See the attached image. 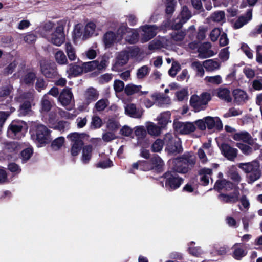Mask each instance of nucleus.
Segmentation results:
<instances>
[{
    "mask_svg": "<svg viewBox=\"0 0 262 262\" xmlns=\"http://www.w3.org/2000/svg\"><path fill=\"white\" fill-rule=\"evenodd\" d=\"M191 68L196 72L197 76L203 77L204 75L205 71L203 69V65L199 61H195L191 64Z\"/></svg>",
    "mask_w": 262,
    "mask_h": 262,
    "instance_id": "ea45409f",
    "label": "nucleus"
},
{
    "mask_svg": "<svg viewBox=\"0 0 262 262\" xmlns=\"http://www.w3.org/2000/svg\"><path fill=\"white\" fill-rule=\"evenodd\" d=\"M238 166L245 172L248 173L247 179L249 183H252L257 180L260 177L261 172L259 169V165L256 161L250 163H241L238 165Z\"/></svg>",
    "mask_w": 262,
    "mask_h": 262,
    "instance_id": "f257e3e1",
    "label": "nucleus"
},
{
    "mask_svg": "<svg viewBox=\"0 0 262 262\" xmlns=\"http://www.w3.org/2000/svg\"><path fill=\"white\" fill-rule=\"evenodd\" d=\"M173 126L175 130L181 134H190L194 132L196 129L194 124L189 122L174 121Z\"/></svg>",
    "mask_w": 262,
    "mask_h": 262,
    "instance_id": "4468645a",
    "label": "nucleus"
},
{
    "mask_svg": "<svg viewBox=\"0 0 262 262\" xmlns=\"http://www.w3.org/2000/svg\"><path fill=\"white\" fill-rule=\"evenodd\" d=\"M33 95L31 93H24L19 97H17V100L21 102L24 100H26L20 106L19 110V115L20 116H26L31 113V105L30 100L32 99Z\"/></svg>",
    "mask_w": 262,
    "mask_h": 262,
    "instance_id": "9b49d317",
    "label": "nucleus"
},
{
    "mask_svg": "<svg viewBox=\"0 0 262 262\" xmlns=\"http://www.w3.org/2000/svg\"><path fill=\"white\" fill-rule=\"evenodd\" d=\"M65 142L64 138L60 137L55 139L52 143L51 146L54 150L59 149L64 144Z\"/></svg>",
    "mask_w": 262,
    "mask_h": 262,
    "instance_id": "3c124183",
    "label": "nucleus"
},
{
    "mask_svg": "<svg viewBox=\"0 0 262 262\" xmlns=\"http://www.w3.org/2000/svg\"><path fill=\"white\" fill-rule=\"evenodd\" d=\"M211 174L212 170L210 168H203L200 170V181L202 185H207L209 184V179Z\"/></svg>",
    "mask_w": 262,
    "mask_h": 262,
    "instance_id": "c85d7f7f",
    "label": "nucleus"
},
{
    "mask_svg": "<svg viewBox=\"0 0 262 262\" xmlns=\"http://www.w3.org/2000/svg\"><path fill=\"white\" fill-rule=\"evenodd\" d=\"M164 166V161L158 155L154 156L149 161H145V171L161 172L163 170Z\"/></svg>",
    "mask_w": 262,
    "mask_h": 262,
    "instance_id": "f8f14e48",
    "label": "nucleus"
},
{
    "mask_svg": "<svg viewBox=\"0 0 262 262\" xmlns=\"http://www.w3.org/2000/svg\"><path fill=\"white\" fill-rule=\"evenodd\" d=\"M147 131L151 136H158L161 133V128L154 123H149L146 126Z\"/></svg>",
    "mask_w": 262,
    "mask_h": 262,
    "instance_id": "37998d69",
    "label": "nucleus"
},
{
    "mask_svg": "<svg viewBox=\"0 0 262 262\" xmlns=\"http://www.w3.org/2000/svg\"><path fill=\"white\" fill-rule=\"evenodd\" d=\"M141 32V41L142 42H146L154 37L159 28L154 25H145L139 28Z\"/></svg>",
    "mask_w": 262,
    "mask_h": 262,
    "instance_id": "1a4fd4ad",
    "label": "nucleus"
},
{
    "mask_svg": "<svg viewBox=\"0 0 262 262\" xmlns=\"http://www.w3.org/2000/svg\"><path fill=\"white\" fill-rule=\"evenodd\" d=\"M52 127L61 132H63L69 129L70 123L67 121H59L57 124L52 126Z\"/></svg>",
    "mask_w": 262,
    "mask_h": 262,
    "instance_id": "09e8293b",
    "label": "nucleus"
},
{
    "mask_svg": "<svg viewBox=\"0 0 262 262\" xmlns=\"http://www.w3.org/2000/svg\"><path fill=\"white\" fill-rule=\"evenodd\" d=\"M206 120V126L209 129L215 128L221 130L223 128V124L221 120L219 117H212L208 116L204 118Z\"/></svg>",
    "mask_w": 262,
    "mask_h": 262,
    "instance_id": "a211bd4d",
    "label": "nucleus"
},
{
    "mask_svg": "<svg viewBox=\"0 0 262 262\" xmlns=\"http://www.w3.org/2000/svg\"><path fill=\"white\" fill-rule=\"evenodd\" d=\"M228 176L231 179L237 183L239 182L241 180L240 176L234 167H232L229 169Z\"/></svg>",
    "mask_w": 262,
    "mask_h": 262,
    "instance_id": "4d7b16f0",
    "label": "nucleus"
},
{
    "mask_svg": "<svg viewBox=\"0 0 262 262\" xmlns=\"http://www.w3.org/2000/svg\"><path fill=\"white\" fill-rule=\"evenodd\" d=\"M84 26L81 24H78L74 27L73 30V38L74 40L81 39L85 40L84 34Z\"/></svg>",
    "mask_w": 262,
    "mask_h": 262,
    "instance_id": "c756f323",
    "label": "nucleus"
},
{
    "mask_svg": "<svg viewBox=\"0 0 262 262\" xmlns=\"http://www.w3.org/2000/svg\"><path fill=\"white\" fill-rule=\"evenodd\" d=\"M108 105V101L107 99H102L99 100L95 104V108L98 111H103Z\"/></svg>",
    "mask_w": 262,
    "mask_h": 262,
    "instance_id": "bf43d9fd",
    "label": "nucleus"
},
{
    "mask_svg": "<svg viewBox=\"0 0 262 262\" xmlns=\"http://www.w3.org/2000/svg\"><path fill=\"white\" fill-rule=\"evenodd\" d=\"M140 100L146 108L152 107L156 103V100L152 97V94L149 96L141 97Z\"/></svg>",
    "mask_w": 262,
    "mask_h": 262,
    "instance_id": "a18cd8bd",
    "label": "nucleus"
},
{
    "mask_svg": "<svg viewBox=\"0 0 262 262\" xmlns=\"http://www.w3.org/2000/svg\"><path fill=\"white\" fill-rule=\"evenodd\" d=\"M83 72L85 73L93 71L96 69L97 60L85 62L82 66Z\"/></svg>",
    "mask_w": 262,
    "mask_h": 262,
    "instance_id": "5fc2aeb1",
    "label": "nucleus"
},
{
    "mask_svg": "<svg viewBox=\"0 0 262 262\" xmlns=\"http://www.w3.org/2000/svg\"><path fill=\"white\" fill-rule=\"evenodd\" d=\"M232 94L235 101L238 104L243 103L248 99L247 93L241 89L234 90Z\"/></svg>",
    "mask_w": 262,
    "mask_h": 262,
    "instance_id": "bb28decb",
    "label": "nucleus"
},
{
    "mask_svg": "<svg viewBox=\"0 0 262 262\" xmlns=\"http://www.w3.org/2000/svg\"><path fill=\"white\" fill-rule=\"evenodd\" d=\"M49 67L48 64L41 63V69L42 74L47 78H52L56 75V72L54 69L48 68Z\"/></svg>",
    "mask_w": 262,
    "mask_h": 262,
    "instance_id": "4c0bfd02",
    "label": "nucleus"
},
{
    "mask_svg": "<svg viewBox=\"0 0 262 262\" xmlns=\"http://www.w3.org/2000/svg\"><path fill=\"white\" fill-rule=\"evenodd\" d=\"M145 161L139 160L136 163H134L132 165V168L129 170V172L134 173L135 169H139L143 171H145Z\"/></svg>",
    "mask_w": 262,
    "mask_h": 262,
    "instance_id": "8fccbe9b",
    "label": "nucleus"
},
{
    "mask_svg": "<svg viewBox=\"0 0 262 262\" xmlns=\"http://www.w3.org/2000/svg\"><path fill=\"white\" fill-rule=\"evenodd\" d=\"M252 18V10H249L245 16H241L235 21L234 27L235 29H239L247 24Z\"/></svg>",
    "mask_w": 262,
    "mask_h": 262,
    "instance_id": "7c9ffc66",
    "label": "nucleus"
},
{
    "mask_svg": "<svg viewBox=\"0 0 262 262\" xmlns=\"http://www.w3.org/2000/svg\"><path fill=\"white\" fill-rule=\"evenodd\" d=\"M211 19L215 22L223 23L225 20V13L222 11L215 12L212 14Z\"/></svg>",
    "mask_w": 262,
    "mask_h": 262,
    "instance_id": "49530a36",
    "label": "nucleus"
},
{
    "mask_svg": "<svg viewBox=\"0 0 262 262\" xmlns=\"http://www.w3.org/2000/svg\"><path fill=\"white\" fill-rule=\"evenodd\" d=\"M239 193L235 191L230 194H221L219 195L220 201L225 203H234L237 202L239 200Z\"/></svg>",
    "mask_w": 262,
    "mask_h": 262,
    "instance_id": "4be33fe9",
    "label": "nucleus"
},
{
    "mask_svg": "<svg viewBox=\"0 0 262 262\" xmlns=\"http://www.w3.org/2000/svg\"><path fill=\"white\" fill-rule=\"evenodd\" d=\"M221 150L224 156L228 160H233L237 156V150L227 144H223Z\"/></svg>",
    "mask_w": 262,
    "mask_h": 262,
    "instance_id": "6ab92c4d",
    "label": "nucleus"
},
{
    "mask_svg": "<svg viewBox=\"0 0 262 262\" xmlns=\"http://www.w3.org/2000/svg\"><path fill=\"white\" fill-rule=\"evenodd\" d=\"M164 142L166 145V150L168 152L173 154L182 151L180 139L172 134H166L164 138Z\"/></svg>",
    "mask_w": 262,
    "mask_h": 262,
    "instance_id": "20e7f679",
    "label": "nucleus"
},
{
    "mask_svg": "<svg viewBox=\"0 0 262 262\" xmlns=\"http://www.w3.org/2000/svg\"><path fill=\"white\" fill-rule=\"evenodd\" d=\"M163 39L162 40H160L158 39H154L152 41L150 42L149 44L148 48L149 50H156L159 49L162 47H164V45L163 43Z\"/></svg>",
    "mask_w": 262,
    "mask_h": 262,
    "instance_id": "69168bd1",
    "label": "nucleus"
},
{
    "mask_svg": "<svg viewBox=\"0 0 262 262\" xmlns=\"http://www.w3.org/2000/svg\"><path fill=\"white\" fill-rule=\"evenodd\" d=\"M142 86L141 85H135L132 83L128 84L124 88L125 94L128 95H132L140 91Z\"/></svg>",
    "mask_w": 262,
    "mask_h": 262,
    "instance_id": "a19ab883",
    "label": "nucleus"
},
{
    "mask_svg": "<svg viewBox=\"0 0 262 262\" xmlns=\"http://www.w3.org/2000/svg\"><path fill=\"white\" fill-rule=\"evenodd\" d=\"M171 113L169 111H166L161 113L157 117V120L161 127H164L167 124L171 122Z\"/></svg>",
    "mask_w": 262,
    "mask_h": 262,
    "instance_id": "cd10ccee",
    "label": "nucleus"
},
{
    "mask_svg": "<svg viewBox=\"0 0 262 262\" xmlns=\"http://www.w3.org/2000/svg\"><path fill=\"white\" fill-rule=\"evenodd\" d=\"M54 58L56 62L60 65H66L68 61L63 51L58 49L54 54Z\"/></svg>",
    "mask_w": 262,
    "mask_h": 262,
    "instance_id": "c9c22d12",
    "label": "nucleus"
},
{
    "mask_svg": "<svg viewBox=\"0 0 262 262\" xmlns=\"http://www.w3.org/2000/svg\"><path fill=\"white\" fill-rule=\"evenodd\" d=\"M232 137L235 141H242L246 143H248L250 141H251V135L246 131L236 133L233 134Z\"/></svg>",
    "mask_w": 262,
    "mask_h": 262,
    "instance_id": "2f4dec72",
    "label": "nucleus"
},
{
    "mask_svg": "<svg viewBox=\"0 0 262 262\" xmlns=\"http://www.w3.org/2000/svg\"><path fill=\"white\" fill-rule=\"evenodd\" d=\"M221 64V62L216 59H208L203 62L204 68L208 72H213L219 69Z\"/></svg>",
    "mask_w": 262,
    "mask_h": 262,
    "instance_id": "5701e85b",
    "label": "nucleus"
},
{
    "mask_svg": "<svg viewBox=\"0 0 262 262\" xmlns=\"http://www.w3.org/2000/svg\"><path fill=\"white\" fill-rule=\"evenodd\" d=\"M41 110L42 112H48L51 108L50 101L48 99L47 94L45 95L41 101Z\"/></svg>",
    "mask_w": 262,
    "mask_h": 262,
    "instance_id": "6e6d98bb",
    "label": "nucleus"
},
{
    "mask_svg": "<svg viewBox=\"0 0 262 262\" xmlns=\"http://www.w3.org/2000/svg\"><path fill=\"white\" fill-rule=\"evenodd\" d=\"M65 50L70 60L74 61L76 60L77 56L75 50L70 43L67 42L66 43Z\"/></svg>",
    "mask_w": 262,
    "mask_h": 262,
    "instance_id": "79ce46f5",
    "label": "nucleus"
},
{
    "mask_svg": "<svg viewBox=\"0 0 262 262\" xmlns=\"http://www.w3.org/2000/svg\"><path fill=\"white\" fill-rule=\"evenodd\" d=\"M47 39L56 46H61L65 41L63 26L61 25L57 26L55 30L47 37Z\"/></svg>",
    "mask_w": 262,
    "mask_h": 262,
    "instance_id": "0eeeda50",
    "label": "nucleus"
},
{
    "mask_svg": "<svg viewBox=\"0 0 262 262\" xmlns=\"http://www.w3.org/2000/svg\"><path fill=\"white\" fill-rule=\"evenodd\" d=\"M73 94L69 89H64L59 95L58 100L61 104L68 110H71L73 107L72 103Z\"/></svg>",
    "mask_w": 262,
    "mask_h": 262,
    "instance_id": "ddd939ff",
    "label": "nucleus"
},
{
    "mask_svg": "<svg viewBox=\"0 0 262 262\" xmlns=\"http://www.w3.org/2000/svg\"><path fill=\"white\" fill-rule=\"evenodd\" d=\"M26 126L25 123L22 121H12L8 128V136L11 138H21L24 136L23 129L26 127Z\"/></svg>",
    "mask_w": 262,
    "mask_h": 262,
    "instance_id": "423d86ee",
    "label": "nucleus"
},
{
    "mask_svg": "<svg viewBox=\"0 0 262 262\" xmlns=\"http://www.w3.org/2000/svg\"><path fill=\"white\" fill-rule=\"evenodd\" d=\"M67 138L71 142V144L82 146L83 145V140L84 138V135L83 134L73 133L69 134Z\"/></svg>",
    "mask_w": 262,
    "mask_h": 262,
    "instance_id": "a878e982",
    "label": "nucleus"
},
{
    "mask_svg": "<svg viewBox=\"0 0 262 262\" xmlns=\"http://www.w3.org/2000/svg\"><path fill=\"white\" fill-rule=\"evenodd\" d=\"M185 33L183 31L174 32L171 34V38L178 44L180 45L181 42L184 39L185 36Z\"/></svg>",
    "mask_w": 262,
    "mask_h": 262,
    "instance_id": "de8ad7c7",
    "label": "nucleus"
},
{
    "mask_svg": "<svg viewBox=\"0 0 262 262\" xmlns=\"http://www.w3.org/2000/svg\"><path fill=\"white\" fill-rule=\"evenodd\" d=\"M93 147L91 145H86L83 147L82 151L81 161L84 164H87L90 161L92 155Z\"/></svg>",
    "mask_w": 262,
    "mask_h": 262,
    "instance_id": "473e14b6",
    "label": "nucleus"
},
{
    "mask_svg": "<svg viewBox=\"0 0 262 262\" xmlns=\"http://www.w3.org/2000/svg\"><path fill=\"white\" fill-rule=\"evenodd\" d=\"M211 100L209 93L204 92L200 95H193L190 99V105L196 112L205 109L206 105Z\"/></svg>",
    "mask_w": 262,
    "mask_h": 262,
    "instance_id": "f03ea898",
    "label": "nucleus"
},
{
    "mask_svg": "<svg viewBox=\"0 0 262 262\" xmlns=\"http://www.w3.org/2000/svg\"><path fill=\"white\" fill-rule=\"evenodd\" d=\"M15 111V108L11 107L10 112H0V130L3 127L5 122L10 114Z\"/></svg>",
    "mask_w": 262,
    "mask_h": 262,
    "instance_id": "e2e57ef3",
    "label": "nucleus"
},
{
    "mask_svg": "<svg viewBox=\"0 0 262 262\" xmlns=\"http://www.w3.org/2000/svg\"><path fill=\"white\" fill-rule=\"evenodd\" d=\"M152 97L154 99L156 100V103L160 106L169 104L171 102V100L169 97L165 96L159 93H152Z\"/></svg>",
    "mask_w": 262,
    "mask_h": 262,
    "instance_id": "393cba45",
    "label": "nucleus"
},
{
    "mask_svg": "<svg viewBox=\"0 0 262 262\" xmlns=\"http://www.w3.org/2000/svg\"><path fill=\"white\" fill-rule=\"evenodd\" d=\"M234 184L227 181L225 179L218 180L216 182L214 185V189L218 191L224 189L226 191H229L234 188Z\"/></svg>",
    "mask_w": 262,
    "mask_h": 262,
    "instance_id": "b1692460",
    "label": "nucleus"
},
{
    "mask_svg": "<svg viewBox=\"0 0 262 262\" xmlns=\"http://www.w3.org/2000/svg\"><path fill=\"white\" fill-rule=\"evenodd\" d=\"M211 45L209 42H205L202 44L198 50L200 58H205L214 55L215 53L211 50Z\"/></svg>",
    "mask_w": 262,
    "mask_h": 262,
    "instance_id": "412c9836",
    "label": "nucleus"
},
{
    "mask_svg": "<svg viewBox=\"0 0 262 262\" xmlns=\"http://www.w3.org/2000/svg\"><path fill=\"white\" fill-rule=\"evenodd\" d=\"M119 28H123L121 33V40L124 38L125 41L130 44L137 43L139 40V32L137 29L129 28L127 25L122 24Z\"/></svg>",
    "mask_w": 262,
    "mask_h": 262,
    "instance_id": "9d476101",
    "label": "nucleus"
},
{
    "mask_svg": "<svg viewBox=\"0 0 262 262\" xmlns=\"http://www.w3.org/2000/svg\"><path fill=\"white\" fill-rule=\"evenodd\" d=\"M123 30V28L119 27L116 32L108 31L104 34L102 41L105 49L112 47L121 41V33Z\"/></svg>",
    "mask_w": 262,
    "mask_h": 262,
    "instance_id": "7ed1b4c3",
    "label": "nucleus"
},
{
    "mask_svg": "<svg viewBox=\"0 0 262 262\" xmlns=\"http://www.w3.org/2000/svg\"><path fill=\"white\" fill-rule=\"evenodd\" d=\"M217 96L220 99L228 102H231L232 100L230 91L227 88H219L217 90Z\"/></svg>",
    "mask_w": 262,
    "mask_h": 262,
    "instance_id": "e433bc0d",
    "label": "nucleus"
},
{
    "mask_svg": "<svg viewBox=\"0 0 262 262\" xmlns=\"http://www.w3.org/2000/svg\"><path fill=\"white\" fill-rule=\"evenodd\" d=\"M239 246L240 244L236 243L232 247L233 250V256L237 260H240L247 254V252Z\"/></svg>",
    "mask_w": 262,
    "mask_h": 262,
    "instance_id": "f704fd0d",
    "label": "nucleus"
},
{
    "mask_svg": "<svg viewBox=\"0 0 262 262\" xmlns=\"http://www.w3.org/2000/svg\"><path fill=\"white\" fill-rule=\"evenodd\" d=\"M173 166L172 169L175 172L185 173L189 170L188 165L186 163V160L181 157L174 159L172 161Z\"/></svg>",
    "mask_w": 262,
    "mask_h": 262,
    "instance_id": "dca6fc26",
    "label": "nucleus"
},
{
    "mask_svg": "<svg viewBox=\"0 0 262 262\" xmlns=\"http://www.w3.org/2000/svg\"><path fill=\"white\" fill-rule=\"evenodd\" d=\"M181 19L183 20V23H186L191 17V13L186 6L182 8L181 12Z\"/></svg>",
    "mask_w": 262,
    "mask_h": 262,
    "instance_id": "338daca9",
    "label": "nucleus"
},
{
    "mask_svg": "<svg viewBox=\"0 0 262 262\" xmlns=\"http://www.w3.org/2000/svg\"><path fill=\"white\" fill-rule=\"evenodd\" d=\"M164 142L161 139H157L152 144L151 150L154 152H160L163 147Z\"/></svg>",
    "mask_w": 262,
    "mask_h": 262,
    "instance_id": "680f3d73",
    "label": "nucleus"
},
{
    "mask_svg": "<svg viewBox=\"0 0 262 262\" xmlns=\"http://www.w3.org/2000/svg\"><path fill=\"white\" fill-rule=\"evenodd\" d=\"M175 95L177 100L179 101L187 99L188 95V89L187 88H183L176 92Z\"/></svg>",
    "mask_w": 262,
    "mask_h": 262,
    "instance_id": "603ef678",
    "label": "nucleus"
},
{
    "mask_svg": "<svg viewBox=\"0 0 262 262\" xmlns=\"http://www.w3.org/2000/svg\"><path fill=\"white\" fill-rule=\"evenodd\" d=\"M66 71L69 76H76L83 72V69L82 66L71 64L67 67Z\"/></svg>",
    "mask_w": 262,
    "mask_h": 262,
    "instance_id": "72a5a7b5",
    "label": "nucleus"
},
{
    "mask_svg": "<svg viewBox=\"0 0 262 262\" xmlns=\"http://www.w3.org/2000/svg\"><path fill=\"white\" fill-rule=\"evenodd\" d=\"M230 55V52L229 51V47L222 49L219 55V58L223 61H227Z\"/></svg>",
    "mask_w": 262,
    "mask_h": 262,
    "instance_id": "774afa93",
    "label": "nucleus"
},
{
    "mask_svg": "<svg viewBox=\"0 0 262 262\" xmlns=\"http://www.w3.org/2000/svg\"><path fill=\"white\" fill-rule=\"evenodd\" d=\"M205 81L207 82H209L213 84H219L222 82V79L221 76L215 75L214 76H206Z\"/></svg>",
    "mask_w": 262,
    "mask_h": 262,
    "instance_id": "052dcab7",
    "label": "nucleus"
},
{
    "mask_svg": "<svg viewBox=\"0 0 262 262\" xmlns=\"http://www.w3.org/2000/svg\"><path fill=\"white\" fill-rule=\"evenodd\" d=\"M166 179L165 186L169 190L178 188L183 182V179L179 177L174 171L167 172L165 173Z\"/></svg>",
    "mask_w": 262,
    "mask_h": 262,
    "instance_id": "6e6552de",
    "label": "nucleus"
},
{
    "mask_svg": "<svg viewBox=\"0 0 262 262\" xmlns=\"http://www.w3.org/2000/svg\"><path fill=\"white\" fill-rule=\"evenodd\" d=\"M32 139L39 144H45L51 141L50 132L43 125L40 124L36 126L35 134L32 135Z\"/></svg>",
    "mask_w": 262,
    "mask_h": 262,
    "instance_id": "39448f33",
    "label": "nucleus"
},
{
    "mask_svg": "<svg viewBox=\"0 0 262 262\" xmlns=\"http://www.w3.org/2000/svg\"><path fill=\"white\" fill-rule=\"evenodd\" d=\"M6 149L10 152L17 151L20 148L17 142H9L5 144Z\"/></svg>",
    "mask_w": 262,
    "mask_h": 262,
    "instance_id": "0e129e2a",
    "label": "nucleus"
},
{
    "mask_svg": "<svg viewBox=\"0 0 262 262\" xmlns=\"http://www.w3.org/2000/svg\"><path fill=\"white\" fill-rule=\"evenodd\" d=\"M124 109L125 114L133 118H140L143 115V111L138 109L134 103L127 104Z\"/></svg>",
    "mask_w": 262,
    "mask_h": 262,
    "instance_id": "f3484780",
    "label": "nucleus"
},
{
    "mask_svg": "<svg viewBox=\"0 0 262 262\" xmlns=\"http://www.w3.org/2000/svg\"><path fill=\"white\" fill-rule=\"evenodd\" d=\"M150 69L147 66H143L139 68L136 72L137 78L142 79L146 77L149 73Z\"/></svg>",
    "mask_w": 262,
    "mask_h": 262,
    "instance_id": "c03bdc74",
    "label": "nucleus"
},
{
    "mask_svg": "<svg viewBox=\"0 0 262 262\" xmlns=\"http://www.w3.org/2000/svg\"><path fill=\"white\" fill-rule=\"evenodd\" d=\"M106 126L108 130L112 132H115L120 127L119 122L114 119H110L108 120Z\"/></svg>",
    "mask_w": 262,
    "mask_h": 262,
    "instance_id": "864d4df0",
    "label": "nucleus"
},
{
    "mask_svg": "<svg viewBox=\"0 0 262 262\" xmlns=\"http://www.w3.org/2000/svg\"><path fill=\"white\" fill-rule=\"evenodd\" d=\"M61 111L60 108H57L54 111H52L49 114L48 122L51 124V125L53 126L55 124V122L57 120V113H60Z\"/></svg>",
    "mask_w": 262,
    "mask_h": 262,
    "instance_id": "13d9d810",
    "label": "nucleus"
},
{
    "mask_svg": "<svg viewBox=\"0 0 262 262\" xmlns=\"http://www.w3.org/2000/svg\"><path fill=\"white\" fill-rule=\"evenodd\" d=\"M99 96V93L94 88H88L84 92V101L86 105H89L92 102L96 100Z\"/></svg>",
    "mask_w": 262,
    "mask_h": 262,
    "instance_id": "aec40b11",
    "label": "nucleus"
},
{
    "mask_svg": "<svg viewBox=\"0 0 262 262\" xmlns=\"http://www.w3.org/2000/svg\"><path fill=\"white\" fill-rule=\"evenodd\" d=\"M129 60V53L126 51L119 53L116 57V61L112 67V70L115 71L119 70L120 67L126 64Z\"/></svg>",
    "mask_w": 262,
    "mask_h": 262,
    "instance_id": "2eb2a0df",
    "label": "nucleus"
},
{
    "mask_svg": "<svg viewBox=\"0 0 262 262\" xmlns=\"http://www.w3.org/2000/svg\"><path fill=\"white\" fill-rule=\"evenodd\" d=\"M96 26L95 23L93 22L88 23L84 26V34L85 39L92 36L95 31Z\"/></svg>",
    "mask_w": 262,
    "mask_h": 262,
    "instance_id": "58836bf2",
    "label": "nucleus"
}]
</instances>
